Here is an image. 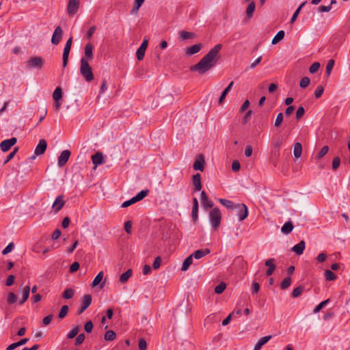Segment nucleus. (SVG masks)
I'll list each match as a JSON object with an SVG mask.
<instances>
[{
  "label": "nucleus",
  "mask_w": 350,
  "mask_h": 350,
  "mask_svg": "<svg viewBox=\"0 0 350 350\" xmlns=\"http://www.w3.org/2000/svg\"><path fill=\"white\" fill-rule=\"evenodd\" d=\"M222 48L221 44H216L196 64L190 67L191 71H196L199 75H204L217 63L220 58L219 52Z\"/></svg>",
  "instance_id": "1"
},
{
  "label": "nucleus",
  "mask_w": 350,
  "mask_h": 350,
  "mask_svg": "<svg viewBox=\"0 0 350 350\" xmlns=\"http://www.w3.org/2000/svg\"><path fill=\"white\" fill-rule=\"evenodd\" d=\"M80 73L87 82H91L94 79L92 67L84 59H81L80 61Z\"/></svg>",
  "instance_id": "2"
},
{
  "label": "nucleus",
  "mask_w": 350,
  "mask_h": 350,
  "mask_svg": "<svg viewBox=\"0 0 350 350\" xmlns=\"http://www.w3.org/2000/svg\"><path fill=\"white\" fill-rule=\"evenodd\" d=\"M209 218L213 228L217 230L219 227L221 220L219 209L217 207L213 208L209 213Z\"/></svg>",
  "instance_id": "3"
},
{
  "label": "nucleus",
  "mask_w": 350,
  "mask_h": 350,
  "mask_svg": "<svg viewBox=\"0 0 350 350\" xmlns=\"http://www.w3.org/2000/svg\"><path fill=\"white\" fill-rule=\"evenodd\" d=\"M44 64V59L41 57L35 56L30 58L26 62V66L27 68H42Z\"/></svg>",
  "instance_id": "4"
},
{
  "label": "nucleus",
  "mask_w": 350,
  "mask_h": 350,
  "mask_svg": "<svg viewBox=\"0 0 350 350\" xmlns=\"http://www.w3.org/2000/svg\"><path fill=\"white\" fill-rule=\"evenodd\" d=\"M234 209L236 210V214L239 217V221L244 220L248 216V209L245 204H237Z\"/></svg>",
  "instance_id": "5"
},
{
  "label": "nucleus",
  "mask_w": 350,
  "mask_h": 350,
  "mask_svg": "<svg viewBox=\"0 0 350 350\" xmlns=\"http://www.w3.org/2000/svg\"><path fill=\"white\" fill-rule=\"evenodd\" d=\"M72 38L70 37L66 43V45L64 49L62 59H63V67L65 68L68 62V57L69 53L71 49L72 46Z\"/></svg>",
  "instance_id": "6"
},
{
  "label": "nucleus",
  "mask_w": 350,
  "mask_h": 350,
  "mask_svg": "<svg viewBox=\"0 0 350 350\" xmlns=\"http://www.w3.org/2000/svg\"><path fill=\"white\" fill-rule=\"evenodd\" d=\"M92 301L91 295H85L82 297L80 308L78 309L77 314L80 315L82 314L91 304Z\"/></svg>",
  "instance_id": "7"
},
{
  "label": "nucleus",
  "mask_w": 350,
  "mask_h": 350,
  "mask_svg": "<svg viewBox=\"0 0 350 350\" xmlns=\"http://www.w3.org/2000/svg\"><path fill=\"white\" fill-rule=\"evenodd\" d=\"M79 3L80 0H69L67 6L68 14L70 16L75 15L79 10Z\"/></svg>",
  "instance_id": "8"
},
{
  "label": "nucleus",
  "mask_w": 350,
  "mask_h": 350,
  "mask_svg": "<svg viewBox=\"0 0 350 350\" xmlns=\"http://www.w3.org/2000/svg\"><path fill=\"white\" fill-rule=\"evenodd\" d=\"M63 36V30L60 26L56 27L54 30L53 34L51 38V43L54 45H57Z\"/></svg>",
  "instance_id": "9"
},
{
  "label": "nucleus",
  "mask_w": 350,
  "mask_h": 350,
  "mask_svg": "<svg viewBox=\"0 0 350 350\" xmlns=\"http://www.w3.org/2000/svg\"><path fill=\"white\" fill-rule=\"evenodd\" d=\"M148 40L146 38L144 39L141 46L137 50L136 55L138 60H142L145 55L146 50L148 47Z\"/></svg>",
  "instance_id": "10"
},
{
  "label": "nucleus",
  "mask_w": 350,
  "mask_h": 350,
  "mask_svg": "<svg viewBox=\"0 0 350 350\" xmlns=\"http://www.w3.org/2000/svg\"><path fill=\"white\" fill-rule=\"evenodd\" d=\"M93 45L88 42L85 46L84 56L81 59H84L88 62L92 60L93 59Z\"/></svg>",
  "instance_id": "11"
},
{
  "label": "nucleus",
  "mask_w": 350,
  "mask_h": 350,
  "mask_svg": "<svg viewBox=\"0 0 350 350\" xmlns=\"http://www.w3.org/2000/svg\"><path fill=\"white\" fill-rule=\"evenodd\" d=\"M17 142L16 137H12L8 139L3 140L1 142V151L7 152L12 146H13Z\"/></svg>",
  "instance_id": "12"
},
{
  "label": "nucleus",
  "mask_w": 350,
  "mask_h": 350,
  "mask_svg": "<svg viewBox=\"0 0 350 350\" xmlns=\"http://www.w3.org/2000/svg\"><path fill=\"white\" fill-rule=\"evenodd\" d=\"M46 148H47L46 141L44 139H40L39 141L38 144L36 147V149L34 151L35 154L38 155V156L43 154L45 152Z\"/></svg>",
  "instance_id": "13"
},
{
  "label": "nucleus",
  "mask_w": 350,
  "mask_h": 350,
  "mask_svg": "<svg viewBox=\"0 0 350 350\" xmlns=\"http://www.w3.org/2000/svg\"><path fill=\"white\" fill-rule=\"evenodd\" d=\"M70 157V152L68 150H65L62 152L60 156L58 158V165L59 167L64 166L68 162Z\"/></svg>",
  "instance_id": "14"
},
{
  "label": "nucleus",
  "mask_w": 350,
  "mask_h": 350,
  "mask_svg": "<svg viewBox=\"0 0 350 350\" xmlns=\"http://www.w3.org/2000/svg\"><path fill=\"white\" fill-rule=\"evenodd\" d=\"M204 158L203 154H200L198 156L197 159L193 163V167L195 170L204 171Z\"/></svg>",
  "instance_id": "15"
},
{
  "label": "nucleus",
  "mask_w": 350,
  "mask_h": 350,
  "mask_svg": "<svg viewBox=\"0 0 350 350\" xmlns=\"http://www.w3.org/2000/svg\"><path fill=\"white\" fill-rule=\"evenodd\" d=\"M103 275H104L103 272L100 271L96 275V276L94 278V280L92 281V282L91 284V286L94 288L100 284V288H103L105 285V281L101 282L103 279Z\"/></svg>",
  "instance_id": "16"
},
{
  "label": "nucleus",
  "mask_w": 350,
  "mask_h": 350,
  "mask_svg": "<svg viewBox=\"0 0 350 350\" xmlns=\"http://www.w3.org/2000/svg\"><path fill=\"white\" fill-rule=\"evenodd\" d=\"M202 48V44L201 43L196 44L189 46L186 49L185 53L188 56H191L197 53H198Z\"/></svg>",
  "instance_id": "17"
},
{
  "label": "nucleus",
  "mask_w": 350,
  "mask_h": 350,
  "mask_svg": "<svg viewBox=\"0 0 350 350\" xmlns=\"http://www.w3.org/2000/svg\"><path fill=\"white\" fill-rule=\"evenodd\" d=\"M193 185L195 191H199L202 189L201 176L199 173L194 174L192 177Z\"/></svg>",
  "instance_id": "18"
},
{
  "label": "nucleus",
  "mask_w": 350,
  "mask_h": 350,
  "mask_svg": "<svg viewBox=\"0 0 350 350\" xmlns=\"http://www.w3.org/2000/svg\"><path fill=\"white\" fill-rule=\"evenodd\" d=\"M201 203L204 208L213 206V202L208 200V196L204 191L201 192Z\"/></svg>",
  "instance_id": "19"
},
{
  "label": "nucleus",
  "mask_w": 350,
  "mask_h": 350,
  "mask_svg": "<svg viewBox=\"0 0 350 350\" xmlns=\"http://www.w3.org/2000/svg\"><path fill=\"white\" fill-rule=\"evenodd\" d=\"M64 196L62 195L59 196L55 200L53 207L56 213L59 212L64 206L65 202L63 200Z\"/></svg>",
  "instance_id": "20"
},
{
  "label": "nucleus",
  "mask_w": 350,
  "mask_h": 350,
  "mask_svg": "<svg viewBox=\"0 0 350 350\" xmlns=\"http://www.w3.org/2000/svg\"><path fill=\"white\" fill-rule=\"evenodd\" d=\"M274 261V258H269L265 261V265L269 267L266 271L267 276H270L273 273L275 269V265L273 263Z\"/></svg>",
  "instance_id": "21"
},
{
  "label": "nucleus",
  "mask_w": 350,
  "mask_h": 350,
  "mask_svg": "<svg viewBox=\"0 0 350 350\" xmlns=\"http://www.w3.org/2000/svg\"><path fill=\"white\" fill-rule=\"evenodd\" d=\"M92 160L95 167L101 165L104 163L103 154L101 152H96L92 156Z\"/></svg>",
  "instance_id": "22"
},
{
  "label": "nucleus",
  "mask_w": 350,
  "mask_h": 350,
  "mask_svg": "<svg viewBox=\"0 0 350 350\" xmlns=\"http://www.w3.org/2000/svg\"><path fill=\"white\" fill-rule=\"evenodd\" d=\"M306 247L304 241H301L299 243L296 244L292 247V250L297 255L303 254Z\"/></svg>",
  "instance_id": "23"
},
{
  "label": "nucleus",
  "mask_w": 350,
  "mask_h": 350,
  "mask_svg": "<svg viewBox=\"0 0 350 350\" xmlns=\"http://www.w3.org/2000/svg\"><path fill=\"white\" fill-rule=\"evenodd\" d=\"M271 338L272 336L271 335L260 338L255 345L254 350H260L261 347L265 345Z\"/></svg>",
  "instance_id": "24"
},
{
  "label": "nucleus",
  "mask_w": 350,
  "mask_h": 350,
  "mask_svg": "<svg viewBox=\"0 0 350 350\" xmlns=\"http://www.w3.org/2000/svg\"><path fill=\"white\" fill-rule=\"evenodd\" d=\"M211 252V250L208 248H205L204 250H196L194 253L191 254L192 257H194L196 259H200L204 256L208 254Z\"/></svg>",
  "instance_id": "25"
},
{
  "label": "nucleus",
  "mask_w": 350,
  "mask_h": 350,
  "mask_svg": "<svg viewBox=\"0 0 350 350\" xmlns=\"http://www.w3.org/2000/svg\"><path fill=\"white\" fill-rule=\"evenodd\" d=\"M293 228L294 226L293 222L291 221H288L282 226L281 228V232L284 234H288L292 232Z\"/></svg>",
  "instance_id": "26"
},
{
  "label": "nucleus",
  "mask_w": 350,
  "mask_h": 350,
  "mask_svg": "<svg viewBox=\"0 0 350 350\" xmlns=\"http://www.w3.org/2000/svg\"><path fill=\"white\" fill-rule=\"evenodd\" d=\"M179 38L183 40L187 39H193L196 38V34L193 32L181 31L179 32Z\"/></svg>",
  "instance_id": "27"
},
{
  "label": "nucleus",
  "mask_w": 350,
  "mask_h": 350,
  "mask_svg": "<svg viewBox=\"0 0 350 350\" xmlns=\"http://www.w3.org/2000/svg\"><path fill=\"white\" fill-rule=\"evenodd\" d=\"M234 85V82L233 81H231L229 85H228V87L222 92L220 97H219V103L221 105L223 103L226 95L228 94V92L230 91L232 87Z\"/></svg>",
  "instance_id": "28"
},
{
  "label": "nucleus",
  "mask_w": 350,
  "mask_h": 350,
  "mask_svg": "<svg viewBox=\"0 0 350 350\" xmlns=\"http://www.w3.org/2000/svg\"><path fill=\"white\" fill-rule=\"evenodd\" d=\"M256 5L254 1H252L247 6L246 9V16L248 19L251 18L253 16L254 12L255 10Z\"/></svg>",
  "instance_id": "29"
},
{
  "label": "nucleus",
  "mask_w": 350,
  "mask_h": 350,
  "mask_svg": "<svg viewBox=\"0 0 350 350\" xmlns=\"http://www.w3.org/2000/svg\"><path fill=\"white\" fill-rule=\"evenodd\" d=\"M302 152V146L301 143L296 142L294 145L293 153L296 158H299Z\"/></svg>",
  "instance_id": "30"
},
{
  "label": "nucleus",
  "mask_w": 350,
  "mask_h": 350,
  "mask_svg": "<svg viewBox=\"0 0 350 350\" xmlns=\"http://www.w3.org/2000/svg\"><path fill=\"white\" fill-rule=\"evenodd\" d=\"M133 271L131 269H128L125 273H122L120 277V282L122 284L126 283L130 277L132 275Z\"/></svg>",
  "instance_id": "31"
},
{
  "label": "nucleus",
  "mask_w": 350,
  "mask_h": 350,
  "mask_svg": "<svg viewBox=\"0 0 350 350\" xmlns=\"http://www.w3.org/2000/svg\"><path fill=\"white\" fill-rule=\"evenodd\" d=\"M285 33L283 30L279 31L277 34L273 38L271 43L272 44H275L281 41L284 37Z\"/></svg>",
  "instance_id": "32"
},
{
  "label": "nucleus",
  "mask_w": 350,
  "mask_h": 350,
  "mask_svg": "<svg viewBox=\"0 0 350 350\" xmlns=\"http://www.w3.org/2000/svg\"><path fill=\"white\" fill-rule=\"evenodd\" d=\"M30 287L29 286H26L23 291V297L22 299L20 301V304L22 305L24 304L28 299L29 295Z\"/></svg>",
  "instance_id": "33"
},
{
  "label": "nucleus",
  "mask_w": 350,
  "mask_h": 350,
  "mask_svg": "<svg viewBox=\"0 0 350 350\" xmlns=\"http://www.w3.org/2000/svg\"><path fill=\"white\" fill-rule=\"evenodd\" d=\"M148 193L149 191L148 189L141 191L135 197H133L135 202H137L142 200L148 196Z\"/></svg>",
  "instance_id": "34"
},
{
  "label": "nucleus",
  "mask_w": 350,
  "mask_h": 350,
  "mask_svg": "<svg viewBox=\"0 0 350 350\" xmlns=\"http://www.w3.org/2000/svg\"><path fill=\"white\" fill-rule=\"evenodd\" d=\"M193 257L191 255L189 256L183 262L181 270L187 271L189 266L192 264Z\"/></svg>",
  "instance_id": "35"
},
{
  "label": "nucleus",
  "mask_w": 350,
  "mask_h": 350,
  "mask_svg": "<svg viewBox=\"0 0 350 350\" xmlns=\"http://www.w3.org/2000/svg\"><path fill=\"white\" fill-rule=\"evenodd\" d=\"M219 202L226 206L228 209H234L236 204H234L231 200H226V199H219Z\"/></svg>",
  "instance_id": "36"
},
{
  "label": "nucleus",
  "mask_w": 350,
  "mask_h": 350,
  "mask_svg": "<svg viewBox=\"0 0 350 350\" xmlns=\"http://www.w3.org/2000/svg\"><path fill=\"white\" fill-rule=\"evenodd\" d=\"M104 338L107 341H113L116 338V334L113 330H108L106 332Z\"/></svg>",
  "instance_id": "37"
},
{
  "label": "nucleus",
  "mask_w": 350,
  "mask_h": 350,
  "mask_svg": "<svg viewBox=\"0 0 350 350\" xmlns=\"http://www.w3.org/2000/svg\"><path fill=\"white\" fill-rule=\"evenodd\" d=\"M53 100H62V90L60 87H57L53 93Z\"/></svg>",
  "instance_id": "38"
},
{
  "label": "nucleus",
  "mask_w": 350,
  "mask_h": 350,
  "mask_svg": "<svg viewBox=\"0 0 350 350\" xmlns=\"http://www.w3.org/2000/svg\"><path fill=\"white\" fill-rule=\"evenodd\" d=\"M75 294V291L72 288H67L62 294L63 298L66 299H71Z\"/></svg>",
  "instance_id": "39"
},
{
  "label": "nucleus",
  "mask_w": 350,
  "mask_h": 350,
  "mask_svg": "<svg viewBox=\"0 0 350 350\" xmlns=\"http://www.w3.org/2000/svg\"><path fill=\"white\" fill-rule=\"evenodd\" d=\"M324 274L325 279L328 281H333L337 278L336 275L330 270H326Z\"/></svg>",
  "instance_id": "40"
},
{
  "label": "nucleus",
  "mask_w": 350,
  "mask_h": 350,
  "mask_svg": "<svg viewBox=\"0 0 350 350\" xmlns=\"http://www.w3.org/2000/svg\"><path fill=\"white\" fill-rule=\"evenodd\" d=\"M226 288V284L224 282H220L217 286L215 288V293L216 294L222 293Z\"/></svg>",
  "instance_id": "41"
},
{
  "label": "nucleus",
  "mask_w": 350,
  "mask_h": 350,
  "mask_svg": "<svg viewBox=\"0 0 350 350\" xmlns=\"http://www.w3.org/2000/svg\"><path fill=\"white\" fill-rule=\"evenodd\" d=\"M306 3V1H304L295 10V12H294L293 15L292 16V17L291 18V23H293L296 21L297 16L299 15V14L300 12L301 9L304 6V5Z\"/></svg>",
  "instance_id": "42"
},
{
  "label": "nucleus",
  "mask_w": 350,
  "mask_h": 350,
  "mask_svg": "<svg viewBox=\"0 0 350 350\" xmlns=\"http://www.w3.org/2000/svg\"><path fill=\"white\" fill-rule=\"evenodd\" d=\"M329 151V146H325L319 151L318 154L316 156V159L319 160L323 157Z\"/></svg>",
  "instance_id": "43"
},
{
  "label": "nucleus",
  "mask_w": 350,
  "mask_h": 350,
  "mask_svg": "<svg viewBox=\"0 0 350 350\" xmlns=\"http://www.w3.org/2000/svg\"><path fill=\"white\" fill-rule=\"evenodd\" d=\"M304 290V287H303L302 286H299L298 287L294 288L291 293L292 297H299L302 293Z\"/></svg>",
  "instance_id": "44"
},
{
  "label": "nucleus",
  "mask_w": 350,
  "mask_h": 350,
  "mask_svg": "<svg viewBox=\"0 0 350 350\" xmlns=\"http://www.w3.org/2000/svg\"><path fill=\"white\" fill-rule=\"evenodd\" d=\"M291 284V278L290 277H286L282 282L280 284V288L282 289L287 288Z\"/></svg>",
  "instance_id": "45"
},
{
  "label": "nucleus",
  "mask_w": 350,
  "mask_h": 350,
  "mask_svg": "<svg viewBox=\"0 0 350 350\" xmlns=\"http://www.w3.org/2000/svg\"><path fill=\"white\" fill-rule=\"evenodd\" d=\"M79 331V326L75 327L68 334L67 338L68 339H72L75 338L76 336H77Z\"/></svg>",
  "instance_id": "46"
},
{
  "label": "nucleus",
  "mask_w": 350,
  "mask_h": 350,
  "mask_svg": "<svg viewBox=\"0 0 350 350\" xmlns=\"http://www.w3.org/2000/svg\"><path fill=\"white\" fill-rule=\"evenodd\" d=\"M68 310H69V308L67 305L63 306L59 312V314H58L59 318H60V319L64 318L67 315Z\"/></svg>",
  "instance_id": "47"
},
{
  "label": "nucleus",
  "mask_w": 350,
  "mask_h": 350,
  "mask_svg": "<svg viewBox=\"0 0 350 350\" xmlns=\"http://www.w3.org/2000/svg\"><path fill=\"white\" fill-rule=\"evenodd\" d=\"M283 120H284V115H283V113H279L277 115L276 119L275 120L274 126L275 127L280 126L282 123V122H283Z\"/></svg>",
  "instance_id": "48"
},
{
  "label": "nucleus",
  "mask_w": 350,
  "mask_h": 350,
  "mask_svg": "<svg viewBox=\"0 0 350 350\" xmlns=\"http://www.w3.org/2000/svg\"><path fill=\"white\" fill-rule=\"evenodd\" d=\"M17 300V297L16 295L12 293V292H10L9 294H8V299H7V302L8 304H12L14 303H15Z\"/></svg>",
  "instance_id": "49"
},
{
  "label": "nucleus",
  "mask_w": 350,
  "mask_h": 350,
  "mask_svg": "<svg viewBox=\"0 0 350 350\" xmlns=\"http://www.w3.org/2000/svg\"><path fill=\"white\" fill-rule=\"evenodd\" d=\"M14 248V243L13 242H11L8 244V245L5 247L3 251L1 252V254L3 255H6L8 253L11 252L12 250Z\"/></svg>",
  "instance_id": "50"
},
{
  "label": "nucleus",
  "mask_w": 350,
  "mask_h": 350,
  "mask_svg": "<svg viewBox=\"0 0 350 350\" xmlns=\"http://www.w3.org/2000/svg\"><path fill=\"white\" fill-rule=\"evenodd\" d=\"M18 150V147H15L14 150L7 156L5 160L4 161L3 163L5 164L8 162H9L16 154V153Z\"/></svg>",
  "instance_id": "51"
},
{
  "label": "nucleus",
  "mask_w": 350,
  "mask_h": 350,
  "mask_svg": "<svg viewBox=\"0 0 350 350\" xmlns=\"http://www.w3.org/2000/svg\"><path fill=\"white\" fill-rule=\"evenodd\" d=\"M340 165V159L339 157H336L332 161V170H336Z\"/></svg>",
  "instance_id": "52"
},
{
  "label": "nucleus",
  "mask_w": 350,
  "mask_h": 350,
  "mask_svg": "<svg viewBox=\"0 0 350 350\" xmlns=\"http://www.w3.org/2000/svg\"><path fill=\"white\" fill-rule=\"evenodd\" d=\"M310 79L308 77H304L301 79L299 86L301 88H305L310 84Z\"/></svg>",
  "instance_id": "53"
},
{
  "label": "nucleus",
  "mask_w": 350,
  "mask_h": 350,
  "mask_svg": "<svg viewBox=\"0 0 350 350\" xmlns=\"http://www.w3.org/2000/svg\"><path fill=\"white\" fill-rule=\"evenodd\" d=\"M329 301V299H327L322 302H321L319 305L316 306V308L314 309V312L317 313L319 312L328 302Z\"/></svg>",
  "instance_id": "54"
},
{
  "label": "nucleus",
  "mask_w": 350,
  "mask_h": 350,
  "mask_svg": "<svg viewBox=\"0 0 350 350\" xmlns=\"http://www.w3.org/2000/svg\"><path fill=\"white\" fill-rule=\"evenodd\" d=\"M324 91V88L322 85H319L314 91V96L317 98H319Z\"/></svg>",
  "instance_id": "55"
},
{
  "label": "nucleus",
  "mask_w": 350,
  "mask_h": 350,
  "mask_svg": "<svg viewBox=\"0 0 350 350\" xmlns=\"http://www.w3.org/2000/svg\"><path fill=\"white\" fill-rule=\"evenodd\" d=\"M85 334H80L79 335H77V338H76V340H75V345L78 346V345H80L81 344H82L85 340Z\"/></svg>",
  "instance_id": "56"
},
{
  "label": "nucleus",
  "mask_w": 350,
  "mask_h": 350,
  "mask_svg": "<svg viewBox=\"0 0 350 350\" xmlns=\"http://www.w3.org/2000/svg\"><path fill=\"white\" fill-rule=\"evenodd\" d=\"M319 67L320 64L319 62H314L310 66L309 71L310 73H315L318 71Z\"/></svg>",
  "instance_id": "57"
},
{
  "label": "nucleus",
  "mask_w": 350,
  "mask_h": 350,
  "mask_svg": "<svg viewBox=\"0 0 350 350\" xmlns=\"http://www.w3.org/2000/svg\"><path fill=\"white\" fill-rule=\"evenodd\" d=\"M334 61L333 59H330L327 66H326V70H325V72L327 75H329L333 68V66H334Z\"/></svg>",
  "instance_id": "58"
},
{
  "label": "nucleus",
  "mask_w": 350,
  "mask_h": 350,
  "mask_svg": "<svg viewBox=\"0 0 350 350\" xmlns=\"http://www.w3.org/2000/svg\"><path fill=\"white\" fill-rule=\"evenodd\" d=\"M161 263V258L160 256H157L154 258V260L152 264V267L154 269H157L160 267Z\"/></svg>",
  "instance_id": "59"
},
{
  "label": "nucleus",
  "mask_w": 350,
  "mask_h": 350,
  "mask_svg": "<svg viewBox=\"0 0 350 350\" xmlns=\"http://www.w3.org/2000/svg\"><path fill=\"white\" fill-rule=\"evenodd\" d=\"M138 347H139V350H146V349H147L146 341L144 338H140L139 340Z\"/></svg>",
  "instance_id": "60"
},
{
  "label": "nucleus",
  "mask_w": 350,
  "mask_h": 350,
  "mask_svg": "<svg viewBox=\"0 0 350 350\" xmlns=\"http://www.w3.org/2000/svg\"><path fill=\"white\" fill-rule=\"evenodd\" d=\"M144 0H135L134 6L133 8V12L137 11L139 8L144 3Z\"/></svg>",
  "instance_id": "61"
},
{
  "label": "nucleus",
  "mask_w": 350,
  "mask_h": 350,
  "mask_svg": "<svg viewBox=\"0 0 350 350\" xmlns=\"http://www.w3.org/2000/svg\"><path fill=\"white\" fill-rule=\"evenodd\" d=\"M304 113H305V109L303 107H298L297 111H296V118L297 120H299L304 115Z\"/></svg>",
  "instance_id": "62"
},
{
  "label": "nucleus",
  "mask_w": 350,
  "mask_h": 350,
  "mask_svg": "<svg viewBox=\"0 0 350 350\" xmlns=\"http://www.w3.org/2000/svg\"><path fill=\"white\" fill-rule=\"evenodd\" d=\"M93 329V323L91 321H88L84 325V329L87 333H90Z\"/></svg>",
  "instance_id": "63"
},
{
  "label": "nucleus",
  "mask_w": 350,
  "mask_h": 350,
  "mask_svg": "<svg viewBox=\"0 0 350 350\" xmlns=\"http://www.w3.org/2000/svg\"><path fill=\"white\" fill-rule=\"evenodd\" d=\"M79 263L78 262H74L70 267V272L74 273L79 269Z\"/></svg>",
  "instance_id": "64"
}]
</instances>
